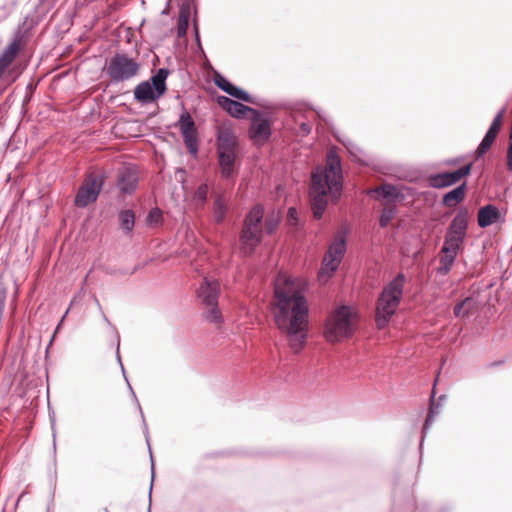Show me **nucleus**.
<instances>
[{"label": "nucleus", "mask_w": 512, "mask_h": 512, "mask_svg": "<svg viewBox=\"0 0 512 512\" xmlns=\"http://www.w3.org/2000/svg\"><path fill=\"white\" fill-rule=\"evenodd\" d=\"M510 137H509V145L507 149V155H506V165L509 171H512V130Z\"/></svg>", "instance_id": "79ce46f5"}, {"label": "nucleus", "mask_w": 512, "mask_h": 512, "mask_svg": "<svg viewBox=\"0 0 512 512\" xmlns=\"http://www.w3.org/2000/svg\"><path fill=\"white\" fill-rule=\"evenodd\" d=\"M282 221V215L280 211H272L269 213L264 221V233L267 235H273L278 229Z\"/></svg>", "instance_id": "c756f323"}, {"label": "nucleus", "mask_w": 512, "mask_h": 512, "mask_svg": "<svg viewBox=\"0 0 512 512\" xmlns=\"http://www.w3.org/2000/svg\"><path fill=\"white\" fill-rule=\"evenodd\" d=\"M316 116H319V115L315 111L305 110L304 113L296 112L294 115V118H295L296 122L298 123L299 128L304 129V128H311V126L313 124L310 123L308 120L310 118H315Z\"/></svg>", "instance_id": "72a5a7b5"}, {"label": "nucleus", "mask_w": 512, "mask_h": 512, "mask_svg": "<svg viewBox=\"0 0 512 512\" xmlns=\"http://www.w3.org/2000/svg\"><path fill=\"white\" fill-rule=\"evenodd\" d=\"M150 511H151V508L149 507V508H148V512H150Z\"/></svg>", "instance_id": "bf43d9fd"}, {"label": "nucleus", "mask_w": 512, "mask_h": 512, "mask_svg": "<svg viewBox=\"0 0 512 512\" xmlns=\"http://www.w3.org/2000/svg\"><path fill=\"white\" fill-rule=\"evenodd\" d=\"M179 128H194V121L187 111H183L178 120Z\"/></svg>", "instance_id": "a19ab883"}, {"label": "nucleus", "mask_w": 512, "mask_h": 512, "mask_svg": "<svg viewBox=\"0 0 512 512\" xmlns=\"http://www.w3.org/2000/svg\"><path fill=\"white\" fill-rule=\"evenodd\" d=\"M453 509L454 507L452 504L445 503L438 508L437 512H453Z\"/></svg>", "instance_id": "49530a36"}, {"label": "nucleus", "mask_w": 512, "mask_h": 512, "mask_svg": "<svg viewBox=\"0 0 512 512\" xmlns=\"http://www.w3.org/2000/svg\"><path fill=\"white\" fill-rule=\"evenodd\" d=\"M163 221L162 211L158 208H152L147 215L146 222L148 225H160Z\"/></svg>", "instance_id": "e433bc0d"}, {"label": "nucleus", "mask_w": 512, "mask_h": 512, "mask_svg": "<svg viewBox=\"0 0 512 512\" xmlns=\"http://www.w3.org/2000/svg\"><path fill=\"white\" fill-rule=\"evenodd\" d=\"M250 138L256 143H264L268 141L273 130H248Z\"/></svg>", "instance_id": "c9c22d12"}, {"label": "nucleus", "mask_w": 512, "mask_h": 512, "mask_svg": "<svg viewBox=\"0 0 512 512\" xmlns=\"http://www.w3.org/2000/svg\"><path fill=\"white\" fill-rule=\"evenodd\" d=\"M460 162V158H451L446 160V164L449 166H455Z\"/></svg>", "instance_id": "09e8293b"}, {"label": "nucleus", "mask_w": 512, "mask_h": 512, "mask_svg": "<svg viewBox=\"0 0 512 512\" xmlns=\"http://www.w3.org/2000/svg\"><path fill=\"white\" fill-rule=\"evenodd\" d=\"M442 255L439 258V266L436 268V272L439 275H447L452 266L455 263L457 255L451 253H441Z\"/></svg>", "instance_id": "2f4dec72"}, {"label": "nucleus", "mask_w": 512, "mask_h": 512, "mask_svg": "<svg viewBox=\"0 0 512 512\" xmlns=\"http://www.w3.org/2000/svg\"><path fill=\"white\" fill-rule=\"evenodd\" d=\"M198 296L204 305L217 304L219 297V286L217 283L204 279L198 290Z\"/></svg>", "instance_id": "aec40b11"}, {"label": "nucleus", "mask_w": 512, "mask_h": 512, "mask_svg": "<svg viewBox=\"0 0 512 512\" xmlns=\"http://www.w3.org/2000/svg\"><path fill=\"white\" fill-rule=\"evenodd\" d=\"M286 223L289 227L297 228L299 226V215L296 207H289L287 210Z\"/></svg>", "instance_id": "58836bf2"}, {"label": "nucleus", "mask_w": 512, "mask_h": 512, "mask_svg": "<svg viewBox=\"0 0 512 512\" xmlns=\"http://www.w3.org/2000/svg\"><path fill=\"white\" fill-rule=\"evenodd\" d=\"M473 162L465 164L453 171H443L429 177L430 186L435 189L450 187L471 174Z\"/></svg>", "instance_id": "9d476101"}, {"label": "nucleus", "mask_w": 512, "mask_h": 512, "mask_svg": "<svg viewBox=\"0 0 512 512\" xmlns=\"http://www.w3.org/2000/svg\"><path fill=\"white\" fill-rule=\"evenodd\" d=\"M140 69V64L134 58L124 53H116L110 58L105 72L113 82H124L135 77Z\"/></svg>", "instance_id": "0eeeda50"}, {"label": "nucleus", "mask_w": 512, "mask_h": 512, "mask_svg": "<svg viewBox=\"0 0 512 512\" xmlns=\"http://www.w3.org/2000/svg\"><path fill=\"white\" fill-rule=\"evenodd\" d=\"M119 222L121 228L126 233H131L135 225V213L132 209H124L119 212Z\"/></svg>", "instance_id": "7c9ffc66"}, {"label": "nucleus", "mask_w": 512, "mask_h": 512, "mask_svg": "<svg viewBox=\"0 0 512 512\" xmlns=\"http://www.w3.org/2000/svg\"><path fill=\"white\" fill-rule=\"evenodd\" d=\"M273 318L279 331L285 335L291 350L298 354L306 346L309 332V305L304 289L295 280L286 277L274 287Z\"/></svg>", "instance_id": "f257e3e1"}, {"label": "nucleus", "mask_w": 512, "mask_h": 512, "mask_svg": "<svg viewBox=\"0 0 512 512\" xmlns=\"http://www.w3.org/2000/svg\"><path fill=\"white\" fill-rule=\"evenodd\" d=\"M53 437L55 438V433L53 434ZM53 450H54V453H56V440L55 439L53 440Z\"/></svg>", "instance_id": "603ef678"}, {"label": "nucleus", "mask_w": 512, "mask_h": 512, "mask_svg": "<svg viewBox=\"0 0 512 512\" xmlns=\"http://www.w3.org/2000/svg\"><path fill=\"white\" fill-rule=\"evenodd\" d=\"M354 331V312L350 306L341 305L327 318L324 336L329 342L350 338Z\"/></svg>", "instance_id": "39448f33"}, {"label": "nucleus", "mask_w": 512, "mask_h": 512, "mask_svg": "<svg viewBox=\"0 0 512 512\" xmlns=\"http://www.w3.org/2000/svg\"><path fill=\"white\" fill-rule=\"evenodd\" d=\"M343 169L341 158L334 148L327 152L325 166H317L311 173L309 199L314 219H322L328 197L337 203L343 190Z\"/></svg>", "instance_id": "f03ea898"}, {"label": "nucleus", "mask_w": 512, "mask_h": 512, "mask_svg": "<svg viewBox=\"0 0 512 512\" xmlns=\"http://www.w3.org/2000/svg\"><path fill=\"white\" fill-rule=\"evenodd\" d=\"M214 83L216 84V86L218 88L223 90L225 93H227L231 97H233L237 100H240V101L256 104V101L254 100V98L252 96H250L247 92H245L241 88L234 86L232 83H230V81L228 79H226L221 74H218V73L215 74Z\"/></svg>", "instance_id": "f3484780"}, {"label": "nucleus", "mask_w": 512, "mask_h": 512, "mask_svg": "<svg viewBox=\"0 0 512 512\" xmlns=\"http://www.w3.org/2000/svg\"><path fill=\"white\" fill-rule=\"evenodd\" d=\"M464 242L465 238L453 234L451 235L450 233L446 232L440 253H451L458 255V252L463 249Z\"/></svg>", "instance_id": "b1692460"}, {"label": "nucleus", "mask_w": 512, "mask_h": 512, "mask_svg": "<svg viewBox=\"0 0 512 512\" xmlns=\"http://www.w3.org/2000/svg\"><path fill=\"white\" fill-rule=\"evenodd\" d=\"M100 314H101V316H102L103 321H104V322H105V323H106V324H107V325L112 329V331L116 334V332H118V331H117V329H116V327H115V326H113V324L110 322V320L108 319V317L106 316V314L104 313V311H103V312H101Z\"/></svg>", "instance_id": "de8ad7c7"}, {"label": "nucleus", "mask_w": 512, "mask_h": 512, "mask_svg": "<svg viewBox=\"0 0 512 512\" xmlns=\"http://www.w3.org/2000/svg\"><path fill=\"white\" fill-rule=\"evenodd\" d=\"M103 184V176L89 174L75 196V205L80 208H85L89 204L94 203L102 190Z\"/></svg>", "instance_id": "1a4fd4ad"}, {"label": "nucleus", "mask_w": 512, "mask_h": 512, "mask_svg": "<svg viewBox=\"0 0 512 512\" xmlns=\"http://www.w3.org/2000/svg\"><path fill=\"white\" fill-rule=\"evenodd\" d=\"M33 20H29V17H25L22 26L18 28L15 38L13 41L2 51L0 54V77L4 73V71L13 63L17 54L21 50V39H22V29L32 28Z\"/></svg>", "instance_id": "f8f14e48"}, {"label": "nucleus", "mask_w": 512, "mask_h": 512, "mask_svg": "<svg viewBox=\"0 0 512 512\" xmlns=\"http://www.w3.org/2000/svg\"><path fill=\"white\" fill-rule=\"evenodd\" d=\"M139 269H140V265H136V266L132 269V271L130 272V274H134V273H135L137 270H139Z\"/></svg>", "instance_id": "3c124183"}, {"label": "nucleus", "mask_w": 512, "mask_h": 512, "mask_svg": "<svg viewBox=\"0 0 512 512\" xmlns=\"http://www.w3.org/2000/svg\"><path fill=\"white\" fill-rule=\"evenodd\" d=\"M341 262V259L337 258L335 255H332L327 251L322 260L319 274H326L329 277L332 276L333 273H335L338 270Z\"/></svg>", "instance_id": "bb28decb"}, {"label": "nucleus", "mask_w": 512, "mask_h": 512, "mask_svg": "<svg viewBox=\"0 0 512 512\" xmlns=\"http://www.w3.org/2000/svg\"><path fill=\"white\" fill-rule=\"evenodd\" d=\"M435 394H436V392H435V386H434L432 389L431 396H430V404H429L428 414L426 416V419H425V422H424V425L422 428V432H421V441H420V445H419L420 450L422 449L424 438H425L429 428L434 423L436 417L440 413L441 401L444 400L446 397L445 395H440L438 398V401L436 402Z\"/></svg>", "instance_id": "a211bd4d"}, {"label": "nucleus", "mask_w": 512, "mask_h": 512, "mask_svg": "<svg viewBox=\"0 0 512 512\" xmlns=\"http://www.w3.org/2000/svg\"><path fill=\"white\" fill-rule=\"evenodd\" d=\"M396 212L397 208L395 205H392L390 207H384L379 217V226L381 228H386L394 218Z\"/></svg>", "instance_id": "f704fd0d"}, {"label": "nucleus", "mask_w": 512, "mask_h": 512, "mask_svg": "<svg viewBox=\"0 0 512 512\" xmlns=\"http://www.w3.org/2000/svg\"><path fill=\"white\" fill-rule=\"evenodd\" d=\"M209 187L207 183L200 184L194 193V198L201 204H205L208 200Z\"/></svg>", "instance_id": "4c0bfd02"}, {"label": "nucleus", "mask_w": 512, "mask_h": 512, "mask_svg": "<svg viewBox=\"0 0 512 512\" xmlns=\"http://www.w3.org/2000/svg\"><path fill=\"white\" fill-rule=\"evenodd\" d=\"M501 219V213L494 204H487L479 208L477 222L480 228L489 227Z\"/></svg>", "instance_id": "6ab92c4d"}, {"label": "nucleus", "mask_w": 512, "mask_h": 512, "mask_svg": "<svg viewBox=\"0 0 512 512\" xmlns=\"http://www.w3.org/2000/svg\"><path fill=\"white\" fill-rule=\"evenodd\" d=\"M116 359H117V362L119 363V365L121 367L123 376H124V378H125V380H126V382L128 384L130 393H131L135 403L137 404V407H138V409L140 411V414H141V417H142V421H143L145 440H146V443L148 445L149 455H150V463H151V484H150V488H149V502L151 503V493H152L153 482H154V478H155V464H154V458H153V455H152V450H151V447H150V437H149V432H148V426L146 424V421H145V418H144V414H143L141 405H140V403H139V401L137 399V396H136L132 386L130 385V383L128 381L127 376H126V371H125L124 365L122 363L121 355H120V335H119L118 332H116Z\"/></svg>", "instance_id": "9b49d317"}, {"label": "nucleus", "mask_w": 512, "mask_h": 512, "mask_svg": "<svg viewBox=\"0 0 512 512\" xmlns=\"http://www.w3.org/2000/svg\"><path fill=\"white\" fill-rule=\"evenodd\" d=\"M322 126V123H317V128L321 127Z\"/></svg>", "instance_id": "6e6d98bb"}, {"label": "nucleus", "mask_w": 512, "mask_h": 512, "mask_svg": "<svg viewBox=\"0 0 512 512\" xmlns=\"http://www.w3.org/2000/svg\"><path fill=\"white\" fill-rule=\"evenodd\" d=\"M195 31H196V32H195L196 38H197V40H199V35H198V31H197V28H196V27H195Z\"/></svg>", "instance_id": "864d4df0"}, {"label": "nucleus", "mask_w": 512, "mask_h": 512, "mask_svg": "<svg viewBox=\"0 0 512 512\" xmlns=\"http://www.w3.org/2000/svg\"><path fill=\"white\" fill-rule=\"evenodd\" d=\"M263 235V228L242 227L239 239L246 254L251 255L255 252L263 241Z\"/></svg>", "instance_id": "2eb2a0df"}, {"label": "nucleus", "mask_w": 512, "mask_h": 512, "mask_svg": "<svg viewBox=\"0 0 512 512\" xmlns=\"http://www.w3.org/2000/svg\"><path fill=\"white\" fill-rule=\"evenodd\" d=\"M467 193V181L460 183L455 188L446 192L441 200V204L445 207H453L464 201Z\"/></svg>", "instance_id": "412c9836"}, {"label": "nucleus", "mask_w": 512, "mask_h": 512, "mask_svg": "<svg viewBox=\"0 0 512 512\" xmlns=\"http://www.w3.org/2000/svg\"><path fill=\"white\" fill-rule=\"evenodd\" d=\"M368 195L376 196L377 200H385L388 204H393L405 199L404 193L391 183H383L368 191Z\"/></svg>", "instance_id": "4468645a"}, {"label": "nucleus", "mask_w": 512, "mask_h": 512, "mask_svg": "<svg viewBox=\"0 0 512 512\" xmlns=\"http://www.w3.org/2000/svg\"><path fill=\"white\" fill-rule=\"evenodd\" d=\"M183 141L191 156L197 157L199 151L198 130H180Z\"/></svg>", "instance_id": "a878e982"}, {"label": "nucleus", "mask_w": 512, "mask_h": 512, "mask_svg": "<svg viewBox=\"0 0 512 512\" xmlns=\"http://www.w3.org/2000/svg\"><path fill=\"white\" fill-rule=\"evenodd\" d=\"M228 209L224 194H217L213 202V216L217 224H222L225 221Z\"/></svg>", "instance_id": "393cba45"}, {"label": "nucleus", "mask_w": 512, "mask_h": 512, "mask_svg": "<svg viewBox=\"0 0 512 512\" xmlns=\"http://www.w3.org/2000/svg\"><path fill=\"white\" fill-rule=\"evenodd\" d=\"M392 512H397V510H396V508H395V507L393 508Z\"/></svg>", "instance_id": "13d9d810"}, {"label": "nucleus", "mask_w": 512, "mask_h": 512, "mask_svg": "<svg viewBox=\"0 0 512 512\" xmlns=\"http://www.w3.org/2000/svg\"><path fill=\"white\" fill-rule=\"evenodd\" d=\"M191 14V8L189 4H183L180 8L178 24H177V35L183 37L187 33L189 18Z\"/></svg>", "instance_id": "c85d7f7f"}, {"label": "nucleus", "mask_w": 512, "mask_h": 512, "mask_svg": "<svg viewBox=\"0 0 512 512\" xmlns=\"http://www.w3.org/2000/svg\"><path fill=\"white\" fill-rule=\"evenodd\" d=\"M104 512H110L108 508H104Z\"/></svg>", "instance_id": "4d7b16f0"}, {"label": "nucleus", "mask_w": 512, "mask_h": 512, "mask_svg": "<svg viewBox=\"0 0 512 512\" xmlns=\"http://www.w3.org/2000/svg\"><path fill=\"white\" fill-rule=\"evenodd\" d=\"M429 505L426 502H420L415 505L413 512H428Z\"/></svg>", "instance_id": "a18cd8bd"}, {"label": "nucleus", "mask_w": 512, "mask_h": 512, "mask_svg": "<svg viewBox=\"0 0 512 512\" xmlns=\"http://www.w3.org/2000/svg\"><path fill=\"white\" fill-rule=\"evenodd\" d=\"M303 131L306 132L305 134H308L311 130L307 129V130H303Z\"/></svg>", "instance_id": "5fc2aeb1"}, {"label": "nucleus", "mask_w": 512, "mask_h": 512, "mask_svg": "<svg viewBox=\"0 0 512 512\" xmlns=\"http://www.w3.org/2000/svg\"><path fill=\"white\" fill-rule=\"evenodd\" d=\"M217 102L231 116L236 118L250 119L252 121L250 128L270 127L269 117L266 112H261L256 109L250 108L226 96H219L217 98Z\"/></svg>", "instance_id": "423d86ee"}, {"label": "nucleus", "mask_w": 512, "mask_h": 512, "mask_svg": "<svg viewBox=\"0 0 512 512\" xmlns=\"http://www.w3.org/2000/svg\"><path fill=\"white\" fill-rule=\"evenodd\" d=\"M168 73L167 69L161 68L151 77V82L144 81L138 84L134 90L135 98L143 103H149L162 96L166 90Z\"/></svg>", "instance_id": "6e6552de"}, {"label": "nucleus", "mask_w": 512, "mask_h": 512, "mask_svg": "<svg viewBox=\"0 0 512 512\" xmlns=\"http://www.w3.org/2000/svg\"><path fill=\"white\" fill-rule=\"evenodd\" d=\"M264 219V206L260 203L255 204L246 214L243 227L262 228L261 223Z\"/></svg>", "instance_id": "5701e85b"}, {"label": "nucleus", "mask_w": 512, "mask_h": 512, "mask_svg": "<svg viewBox=\"0 0 512 512\" xmlns=\"http://www.w3.org/2000/svg\"><path fill=\"white\" fill-rule=\"evenodd\" d=\"M469 301H471V297H467L465 298L464 300L458 302L454 308H453V313H454V316L455 317H467L469 316V310H464V306L466 305V303H468Z\"/></svg>", "instance_id": "ea45409f"}, {"label": "nucleus", "mask_w": 512, "mask_h": 512, "mask_svg": "<svg viewBox=\"0 0 512 512\" xmlns=\"http://www.w3.org/2000/svg\"><path fill=\"white\" fill-rule=\"evenodd\" d=\"M347 230L338 231L327 251L343 260L347 251Z\"/></svg>", "instance_id": "4be33fe9"}, {"label": "nucleus", "mask_w": 512, "mask_h": 512, "mask_svg": "<svg viewBox=\"0 0 512 512\" xmlns=\"http://www.w3.org/2000/svg\"><path fill=\"white\" fill-rule=\"evenodd\" d=\"M94 301L96 303V306L98 307L99 312L100 313L103 312L102 306H101V304H100V302H99V300H98V298L96 296H94Z\"/></svg>", "instance_id": "8fccbe9b"}, {"label": "nucleus", "mask_w": 512, "mask_h": 512, "mask_svg": "<svg viewBox=\"0 0 512 512\" xmlns=\"http://www.w3.org/2000/svg\"><path fill=\"white\" fill-rule=\"evenodd\" d=\"M207 311L204 313V318L209 323L221 325L224 322V318L217 304H208Z\"/></svg>", "instance_id": "473e14b6"}, {"label": "nucleus", "mask_w": 512, "mask_h": 512, "mask_svg": "<svg viewBox=\"0 0 512 512\" xmlns=\"http://www.w3.org/2000/svg\"><path fill=\"white\" fill-rule=\"evenodd\" d=\"M503 115H504V111L503 110L499 111L497 113V115L495 116V118L493 119L492 123L490 124L489 128H491V129L500 128V126L502 124Z\"/></svg>", "instance_id": "c03bdc74"}, {"label": "nucleus", "mask_w": 512, "mask_h": 512, "mask_svg": "<svg viewBox=\"0 0 512 512\" xmlns=\"http://www.w3.org/2000/svg\"><path fill=\"white\" fill-rule=\"evenodd\" d=\"M470 212L467 207L461 206L451 220L446 232L466 239L469 228Z\"/></svg>", "instance_id": "dca6fc26"}, {"label": "nucleus", "mask_w": 512, "mask_h": 512, "mask_svg": "<svg viewBox=\"0 0 512 512\" xmlns=\"http://www.w3.org/2000/svg\"><path fill=\"white\" fill-rule=\"evenodd\" d=\"M69 310H70V308H68V309L65 311L64 315L62 316V318H61V319H60V321L58 322V324H57V326H56V328H55V330H54V333H53V335H52V337H51V339H50V341H49V344H48V347H47V349H46V352H48L49 347L52 345V342L54 341L55 335L60 331L61 326H62V324H63V322H64V319L66 318V316H67V315H68V313H69Z\"/></svg>", "instance_id": "37998d69"}, {"label": "nucleus", "mask_w": 512, "mask_h": 512, "mask_svg": "<svg viewBox=\"0 0 512 512\" xmlns=\"http://www.w3.org/2000/svg\"><path fill=\"white\" fill-rule=\"evenodd\" d=\"M499 131L500 130H487L486 134L475 150V155L477 158L484 156L489 151L492 144L496 140Z\"/></svg>", "instance_id": "cd10ccee"}, {"label": "nucleus", "mask_w": 512, "mask_h": 512, "mask_svg": "<svg viewBox=\"0 0 512 512\" xmlns=\"http://www.w3.org/2000/svg\"><path fill=\"white\" fill-rule=\"evenodd\" d=\"M216 153L221 177L234 178L240 167L239 140L233 130H217Z\"/></svg>", "instance_id": "20e7f679"}, {"label": "nucleus", "mask_w": 512, "mask_h": 512, "mask_svg": "<svg viewBox=\"0 0 512 512\" xmlns=\"http://www.w3.org/2000/svg\"><path fill=\"white\" fill-rule=\"evenodd\" d=\"M406 275L398 273L382 289L376 300L375 322L379 329L385 328L401 303Z\"/></svg>", "instance_id": "7ed1b4c3"}, {"label": "nucleus", "mask_w": 512, "mask_h": 512, "mask_svg": "<svg viewBox=\"0 0 512 512\" xmlns=\"http://www.w3.org/2000/svg\"><path fill=\"white\" fill-rule=\"evenodd\" d=\"M138 182V169L135 165H127L119 169L117 186L121 193L132 194L137 189Z\"/></svg>", "instance_id": "ddd939ff"}]
</instances>
